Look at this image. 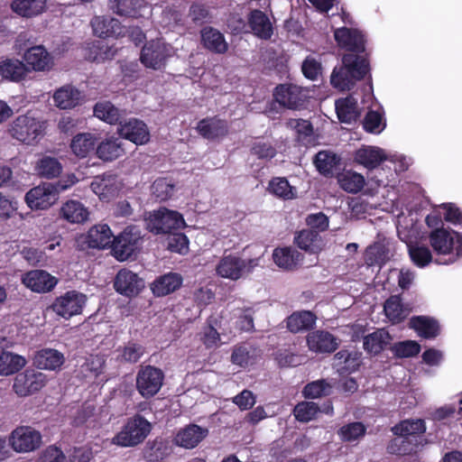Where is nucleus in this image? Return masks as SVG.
Returning <instances> with one entry per match:
<instances>
[{
  "label": "nucleus",
  "mask_w": 462,
  "mask_h": 462,
  "mask_svg": "<svg viewBox=\"0 0 462 462\" xmlns=\"http://www.w3.org/2000/svg\"><path fill=\"white\" fill-rule=\"evenodd\" d=\"M334 38L338 47L349 53L343 55L342 66L333 69L330 83L340 91L350 90L370 71L365 35L357 29L344 26L334 32Z\"/></svg>",
  "instance_id": "obj_1"
},
{
  "label": "nucleus",
  "mask_w": 462,
  "mask_h": 462,
  "mask_svg": "<svg viewBox=\"0 0 462 462\" xmlns=\"http://www.w3.org/2000/svg\"><path fill=\"white\" fill-rule=\"evenodd\" d=\"M113 234L107 225H96L83 236V243L90 248L103 249L111 244ZM143 236L136 226H126L118 236H114L111 245L113 256L117 260H127L142 249Z\"/></svg>",
  "instance_id": "obj_2"
},
{
  "label": "nucleus",
  "mask_w": 462,
  "mask_h": 462,
  "mask_svg": "<svg viewBox=\"0 0 462 462\" xmlns=\"http://www.w3.org/2000/svg\"><path fill=\"white\" fill-rule=\"evenodd\" d=\"M77 180L75 175L70 174L56 183L45 182L34 187L26 193V203L32 209H47L57 201L60 191L69 189Z\"/></svg>",
  "instance_id": "obj_3"
},
{
  "label": "nucleus",
  "mask_w": 462,
  "mask_h": 462,
  "mask_svg": "<svg viewBox=\"0 0 462 462\" xmlns=\"http://www.w3.org/2000/svg\"><path fill=\"white\" fill-rule=\"evenodd\" d=\"M43 132L44 124L29 115L17 116L8 126V133L14 139L28 145L36 144Z\"/></svg>",
  "instance_id": "obj_4"
},
{
  "label": "nucleus",
  "mask_w": 462,
  "mask_h": 462,
  "mask_svg": "<svg viewBox=\"0 0 462 462\" xmlns=\"http://www.w3.org/2000/svg\"><path fill=\"white\" fill-rule=\"evenodd\" d=\"M151 429V423L137 414L128 420L123 430L113 439V442L122 447H134L144 440Z\"/></svg>",
  "instance_id": "obj_5"
},
{
  "label": "nucleus",
  "mask_w": 462,
  "mask_h": 462,
  "mask_svg": "<svg viewBox=\"0 0 462 462\" xmlns=\"http://www.w3.org/2000/svg\"><path fill=\"white\" fill-rule=\"evenodd\" d=\"M430 242L439 254H455L457 257H462V235L458 232H449L447 229L432 230Z\"/></svg>",
  "instance_id": "obj_6"
},
{
  "label": "nucleus",
  "mask_w": 462,
  "mask_h": 462,
  "mask_svg": "<svg viewBox=\"0 0 462 462\" xmlns=\"http://www.w3.org/2000/svg\"><path fill=\"white\" fill-rule=\"evenodd\" d=\"M163 373L152 365L142 367L136 376V388L144 398L155 395L162 385Z\"/></svg>",
  "instance_id": "obj_7"
},
{
  "label": "nucleus",
  "mask_w": 462,
  "mask_h": 462,
  "mask_svg": "<svg viewBox=\"0 0 462 462\" xmlns=\"http://www.w3.org/2000/svg\"><path fill=\"white\" fill-rule=\"evenodd\" d=\"M170 52V45L162 40H152L143 47L140 60L145 67L160 69L171 56Z\"/></svg>",
  "instance_id": "obj_8"
},
{
  "label": "nucleus",
  "mask_w": 462,
  "mask_h": 462,
  "mask_svg": "<svg viewBox=\"0 0 462 462\" xmlns=\"http://www.w3.org/2000/svg\"><path fill=\"white\" fill-rule=\"evenodd\" d=\"M11 447L16 452H31L42 445V435L31 427H18L9 438Z\"/></svg>",
  "instance_id": "obj_9"
},
{
  "label": "nucleus",
  "mask_w": 462,
  "mask_h": 462,
  "mask_svg": "<svg viewBox=\"0 0 462 462\" xmlns=\"http://www.w3.org/2000/svg\"><path fill=\"white\" fill-rule=\"evenodd\" d=\"M273 95L281 106L288 109H298L305 102L302 88L291 83L277 85Z\"/></svg>",
  "instance_id": "obj_10"
},
{
  "label": "nucleus",
  "mask_w": 462,
  "mask_h": 462,
  "mask_svg": "<svg viewBox=\"0 0 462 462\" xmlns=\"http://www.w3.org/2000/svg\"><path fill=\"white\" fill-rule=\"evenodd\" d=\"M307 345L310 351L319 354L334 353L339 346L340 339L327 330H314L307 336Z\"/></svg>",
  "instance_id": "obj_11"
},
{
  "label": "nucleus",
  "mask_w": 462,
  "mask_h": 462,
  "mask_svg": "<svg viewBox=\"0 0 462 462\" xmlns=\"http://www.w3.org/2000/svg\"><path fill=\"white\" fill-rule=\"evenodd\" d=\"M85 301V295L72 291L58 298L53 303L52 309L58 315L69 319L81 312Z\"/></svg>",
  "instance_id": "obj_12"
},
{
  "label": "nucleus",
  "mask_w": 462,
  "mask_h": 462,
  "mask_svg": "<svg viewBox=\"0 0 462 462\" xmlns=\"http://www.w3.org/2000/svg\"><path fill=\"white\" fill-rule=\"evenodd\" d=\"M45 383V376L42 373L26 370L14 378L13 388L19 396H27L38 392Z\"/></svg>",
  "instance_id": "obj_13"
},
{
  "label": "nucleus",
  "mask_w": 462,
  "mask_h": 462,
  "mask_svg": "<svg viewBox=\"0 0 462 462\" xmlns=\"http://www.w3.org/2000/svg\"><path fill=\"white\" fill-rule=\"evenodd\" d=\"M196 130L199 135L208 141L224 138L228 134L229 125L226 120L218 116L206 117L199 120Z\"/></svg>",
  "instance_id": "obj_14"
},
{
  "label": "nucleus",
  "mask_w": 462,
  "mask_h": 462,
  "mask_svg": "<svg viewBox=\"0 0 462 462\" xmlns=\"http://www.w3.org/2000/svg\"><path fill=\"white\" fill-rule=\"evenodd\" d=\"M250 32L257 38L268 41L273 34V27L269 17L261 10L254 9L247 15Z\"/></svg>",
  "instance_id": "obj_15"
},
{
  "label": "nucleus",
  "mask_w": 462,
  "mask_h": 462,
  "mask_svg": "<svg viewBox=\"0 0 462 462\" xmlns=\"http://www.w3.org/2000/svg\"><path fill=\"white\" fill-rule=\"evenodd\" d=\"M118 134L136 144L147 143L150 137L146 125L135 118L125 119L118 128Z\"/></svg>",
  "instance_id": "obj_16"
},
{
  "label": "nucleus",
  "mask_w": 462,
  "mask_h": 462,
  "mask_svg": "<svg viewBox=\"0 0 462 462\" xmlns=\"http://www.w3.org/2000/svg\"><path fill=\"white\" fill-rule=\"evenodd\" d=\"M114 286L117 292L131 297L140 292L144 287V282L135 273L121 270L116 276Z\"/></svg>",
  "instance_id": "obj_17"
},
{
  "label": "nucleus",
  "mask_w": 462,
  "mask_h": 462,
  "mask_svg": "<svg viewBox=\"0 0 462 462\" xmlns=\"http://www.w3.org/2000/svg\"><path fill=\"white\" fill-rule=\"evenodd\" d=\"M395 254V243L384 236H377L364 253V260H391Z\"/></svg>",
  "instance_id": "obj_18"
},
{
  "label": "nucleus",
  "mask_w": 462,
  "mask_h": 462,
  "mask_svg": "<svg viewBox=\"0 0 462 462\" xmlns=\"http://www.w3.org/2000/svg\"><path fill=\"white\" fill-rule=\"evenodd\" d=\"M202 46L216 54H225L228 51V43L224 34L212 26H205L200 30Z\"/></svg>",
  "instance_id": "obj_19"
},
{
  "label": "nucleus",
  "mask_w": 462,
  "mask_h": 462,
  "mask_svg": "<svg viewBox=\"0 0 462 462\" xmlns=\"http://www.w3.org/2000/svg\"><path fill=\"white\" fill-rule=\"evenodd\" d=\"M23 282L33 291L48 292L57 284V279L45 271L33 270L24 274Z\"/></svg>",
  "instance_id": "obj_20"
},
{
  "label": "nucleus",
  "mask_w": 462,
  "mask_h": 462,
  "mask_svg": "<svg viewBox=\"0 0 462 462\" xmlns=\"http://www.w3.org/2000/svg\"><path fill=\"white\" fill-rule=\"evenodd\" d=\"M208 434L207 428L197 424H189L175 436V444L185 448L197 447Z\"/></svg>",
  "instance_id": "obj_21"
},
{
  "label": "nucleus",
  "mask_w": 462,
  "mask_h": 462,
  "mask_svg": "<svg viewBox=\"0 0 462 462\" xmlns=\"http://www.w3.org/2000/svg\"><path fill=\"white\" fill-rule=\"evenodd\" d=\"M409 328L417 332L418 336L426 339L436 338L440 333L437 319L429 316H413L409 320Z\"/></svg>",
  "instance_id": "obj_22"
},
{
  "label": "nucleus",
  "mask_w": 462,
  "mask_h": 462,
  "mask_svg": "<svg viewBox=\"0 0 462 462\" xmlns=\"http://www.w3.org/2000/svg\"><path fill=\"white\" fill-rule=\"evenodd\" d=\"M355 162L368 170L377 168L387 158L383 149L376 146H362L356 151Z\"/></svg>",
  "instance_id": "obj_23"
},
{
  "label": "nucleus",
  "mask_w": 462,
  "mask_h": 462,
  "mask_svg": "<svg viewBox=\"0 0 462 462\" xmlns=\"http://www.w3.org/2000/svg\"><path fill=\"white\" fill-rule=\"evenodd\" d=\"M146 221V228L155 234H170L173 228V212L160 208L150 215Z\"/></svg>",
  "instance_id": "obj_24"
},
{
  "label": "nucleus",
  "mask_w": 462,
  "mask_h": 462,
  "mask_svg": "<svg viewBox=\"0 0 462 462\" xmlns=\"http://www.w3.org/2000/svg\"><path fill=\"white\" fill-rule=\"evenodd\" d=\"M23 59L36 71L49 70L53 66L51 56L42 45L29 48L24 52Z\"/></svg>",
  "instance_id": "obj_25"
},
{
  "label": "nucleus",
  "mask_w": 462,
  "mask_h": 462,
  "mask_svg": "<svg viewBox=\"0 0 462 462\" xmlns=\"http://www.w3.org/2000/svg\"><path fill=\"white\" fill-rule=\"evenodd\" d=\"M90 187L100 199H110L118 193L120 183L117 180L116 175L104 174L96 177L91 182Z\"/></svg>",
  "instance_id": "obj_26"
},
{
  "label": "nucleus",
  "mask_w": 462,
  "mask_h": 462,
  "mask_svg": "<svg viewBox=\"0 0 462 462\" xmlns=\"http://www.w3.org/2000/svg\"><path fill=\"white\" fill-rule=\"evenodd\" d=\"M333 411L332 402L329 400L324 403L323 408L313 402H300L294 407L293 415L298 421L308 422L313 420L319 411L332 414Z\"/></svg>",
  "instance_id": "obj_27"
},
{
  "label": "nucleus",
  "mask_w": 462,
  "mask_h": 462,
  "mask_svg": "<svg viewBox=\"0 0 462 462\" xmlns=\"http://www.w3.org/2000/svg\"><path fill=\"white\" fill-rule=\"evenodd\" d=\"M341 158L335 152L328 150L319 151L313 158V164L317 171L327 178L334 176L335 171L338 169Z\"/></svg>",
  "instance_id": "obj_28"
},
{
  "label": "nucleus",
  "mask_w": 462,
  "mask_h": 462,
  "mask_svg": "<svg viewBox=\"0 0 462 462\" xmlns=\"http://www.w3.org/2000/svg\"><path fill=\"white\" fill-rule=\"evenodd\" d=\"M423 446V442L418 439H412L411 437L396 436L392 439L386 446L388 454L395 456L412 455Z\"/></svg>",
  "instance_id": "obj_29"
},
{
  "label": "nucleus",
  "mask_w": 462,
  "mask_h": 462,
  "mask_svg": "<svg viewBox=\"0 0 462 462\" xmlns=\"http://www.w3.org/2000/svg\"><path fill=\"white\" fill-rule=\"evenodd\" d=\"M294 244L300 249L310 254H318L323 247V241L319 233L313 229H303L296 233Z\"/></svg>",
  "instance_id": "obj_30"
},
{
  "label": "nucleus",
  "mask_w": 462,
  "mask_h": 462,
  "mask_svg": "<svg viewBox=\"0 0 462 462\" xmlns=\"http://www.w3.org/2000/svg\"><path fill=\"white\" fill-rule=\"evenodd\" d=\"M335 107L337 118L341 123L351 124L360 116L357 100L352 95L336 100Z\"/></svg>",
  "instance_id": "obj_31"
},
{
  "label": "nucleus",
  "mask_w": 462,
  "mask_h": 462,
  "mask_svg": "<svg viewBox=\"0 0 462 462\" xmlns=\"http://www.w3.org/2000/svg\"><path fill=\"white\" fill-rule=\"evenodd\" d=\"M394 436L411 437L412 439L423 441L421 434L426 430L425 421L421 419L405 420L391 429Z\"/></svg>",
  "instance_id": "obj_32"
},
{
  "label": "nucleus",
  "mask_w": 462,
  "mask_h": 462,
  "mask_svg": "<svg viewBox=\"0 0 462 462\" xmlns=\"http://www.w3.org/2000/svg\"><path fill=\"white\" fill-rule=\"evenodd\" d=\"M94 33L101 38L121 34L122 28L118 20L110 16H95L91 20Z\"/></svg>",
  "instance_id": "obj_33"
},
{
  "label": "nucleus",
  "mask_w": 462,
  "mask_h": 462,
  "mask_svg": "<svg viewBox=\"0 0 462 462\" xmlns=\"http://www.w3.org/2000/svg\"><path fill=\"white\" fill-rule=\"evenodd\" d=\"M316 319V315L310 310L295 311L287 318V328L291 333L310 330L315 325Z\"/></svg>",
  "instance_id": "obj_34"
},
{
  "label": "nucleus",
  "mask_w": 462,
  "mask_h": 462,
  "mask_svg": "<svg viewBox=\"0 0 462 462\" xmlns=\"http://www.w3.org/2000/svg\"><path fill=\"white\" fill-rule=\"evenodd\" d=\"M392 339L385 329H377L364 337V349L371 355H378L384 350Z\"/></svg>",
  "instance_id": "obj_35"
},
{
  "label": "nucleus",
  "mask_w": 462,
  "mask_h": 462,
  "mask_svg": "<svg viewBox=\"0 0 462 462\" xmlns=\"http://www.w3.org/2000/svg\"><path fill=\"white\" fill-rule=\"evenodd\" d=\"M94 115L99 119L119 125L125 120V112L119 110L109 101L98 102L94 106Z\"/></svg>",
  "instance_id": "obj_36"
},
{
  "label": "nucleus",
  "mask_w": 462,
  "mask_h": 462,
  "mask_svg": "<svg viewBox=\"0 0 462 462\" xmlns=\"http://www.w3.org/2000/svg\"><path fill=\"white\" fill-rule=\"evenodd\" d=\"M96 153L104 162L116 160L124 153L122 142L119 138H106L97 145Z\"/></svg>",
  "instance_id": "obj_37"
},
{
  "label": "nucleus",
  "mask_w": 462,
  "mask_h": 462,
  "mask_svg": "<svg viewBox=\"0 0 462 462\" xmlns=\"http://www.w3.org/2000/svg\"><path fill=\"white\" fill-rule=\"evenodd\" d=\"M256 356V348L249 343H242L234 346L230 360L232 364L240 367L253 365Z\"/></svg>",
  "instance_id": "obj_38"
},
{
  "label": "nucleus",
  "mask_w": 462,
  "mask_h": 462,
  "mask_svg": "<svg viewBox=\"0 0 462 462\" xmlns=\"http://www.w3.org/2000/svg\"><path fill=\"white\" fill-rule=\"evenodd\" d=\"M64 362V356L55 349H42L34 357V365L40 369L54 370Z\"/></svg>",
  "instance_id": "obj_39"
},
{
  "label": "nucleus",
  "mask_w": 462,
  "mask_h": 462,
  "mask_svg": "<svg viewBox=\"0 0 462 462\" xmlns=\"http://www.w3.org/2000/svg\"><path fill=\"white\" fill-rule=\"evenodd\" d=\"M64 219L70 223L80 224L88 217V211L82 203L77 200L67 201L60 208Z\"/></svg>",
  "instance_id": "obj_40"
},
{
  "label": "nucleus",
  "mask_w": 462,
  "mask_h": 462,
  "mask_svg": "<svg viewBox=\"0 0 462 462\" xmlns=\"http://www.w3.org/2000/svg\"><path fill=\"white\" fill-rule=\"evenodd\" d=\"M288 128L295 131L297 142L307 145L311 143L314 133L313 125L309 120L291 118L286 122Z\"/></svg>",
  "instance_id": "obj_41"
},
{
  "label": "nucleus",
  "mask_w": 462,
  "mask_h": 462,
  "mask_svg": "<svg viewBox=\"0 0 462 462\" xmlns=\"http://www.w3.org/2000/svg\"><path fill=\"white\" fill-rule=\"evenodd\" d=\"M268 191L284 200L293 199L297 197L296 188L291 186L284 177H274L268 184Z\"/></svg>",
  "instance_id": "obj_42"
},
{
  "label": "nucleus",
  "mask_w": 462,
  "mask_h": 462,
  "mask_svg": "<svg viewBox=\"0 0 462 462\" xmlns=\"http://www.w3.org/2000/svg\"><path fill=\"white\" fill-rule=\"evenodd\" d=\"M383 311L393 324L402 322L409 315V310L404 308L399 296H391L386 300Z\"/></svg>",
  "instance_id": "obj_43"
},
{
  "label": "nucleus",
  "mask_w": 462,
  "mask_h": 462,
  "mask_svg": "<svg viewBox=\"0 0 462 462\" xmlns=\"http://www.w3.org/2000/svg\"><path fill=\"white\" fill-rule=\"evenodd\" d=\"M35 170L41 178L54 179L61 173L62 165L55 157L43 156L37 162Z\"/></svg>",
  "instance_id": "obj_44"
},
{
  "label": "nucleus",
  "mask_w": 462,
  "mask_h": 462,
  "mask_svg": "<svg viewBox=\"0 0 462 462\" xmlns=\"http://www.w3.org/2000/svg\"><path fill=\"white\" fill-rule=\"evenodd\" d=\"M143 5V0H109V8L122 16H137Z\"/></svg>",
  "instance_id": "obj_45"
},
{
  "label": "nucleus",
  "mask_w": 462,
  "mask_h": 462,
  "mask_svg": "<svg viewBox=\"0 0 462 462\" xmlns=\"http://www.w3.org/2000/svg\"><path fill=\"white\" fill-rule=\"evenodd\" d=\"M79 92L71 86H65L58 89L53 96L54 101L61 109L74 107L79 99Z\"/></svg>",
  "instance_id": "obj_46"
},
{
  "label": "nucleus",
  "mask_w": 462,
  "mask_h": 462,
  "mask_svg": "<svg viewBox=\"0 0 462 462\" xmlns=\"http://www.w3.org/2000/svg\"><path fill=\"white\" fill-rule=\"evenodd\" d=\"M45 0H14L12 4L13 10L24 17H32L42 12Z\"/></svg>",
  "instance_id": "obj_47"
},
{
  "label": "nucleus",
  "mask_w": 462,
  "mask_h": 462,
  "mask_svg": "<svg viewBox=\"0 0 462 462\" xmlns=\"http://www.w3.org/2000/svg\"><path fill=\"white\" fill-rule=\"evenodd\" d=\"M25 359L11 352H2L0 355V374L9 375L18 372L25 365Z\"/></svg>",
  "instance_id": "obj_48"
},
{
  "label": "nucleus",
  "mask_w": 462,
  "mask_h": 462,
  "mask_svg": "<svg viewBox=\"0 0 462 462\" xmlns=\"http://www.w3.org/2000/svg\"><path fill=\"white\" fill-rule=\"evenodd\" d=\"M26 72L25 65L18 60H7L0 64V74L13 81L23 79Z\"/></svg>",
  "instance_id": "obj_49"
},
{
  "label": "nucleus",
  "mask_w": 462,
  "mask_h": 462,
  "mask_svg": "<svg viewBox=\"0 0 462 462\" xmlns=\"http://www.w3.org/2000/svg\"><path fill=\"white\" fill-rule=\"evenodd\" d=\"M96 138L91 134H79L71 141L72 152L79 157H86L94 149Z\"/></svg>",
  "instance_id": "obj_50"
},
{
  "label": "nucleus",
  "mask_w": 462,
  "mask_h": 462,
  "mask_svg": "<svg viewBox=\"0 0 462 462\" xmlns=\"http://www.w3.org/2000/svg\"><path fill=\"white\" fill-rule=\"evenodd\" d=\"M340 187L348 193H358L365 185L363 175L355 171H346L338 178Z\"/></svg>",
  "instance_id": "obj_51"
},
{
  "label": "nucleus",
  "mask_w": 462,
  "mask_h": 462,
  "mask_svg": "<svg viewBox=\"0 0 462 462\" xmlns=\"http://www.w3.org/2000/svg\"><path fill=\"white\" fill-rule=\"evenodd\" d=\"M330 390L331 385L325 379H320L307 383L302 390V394L307 399H316L328 395Z\"/></svg>",
  "instance_id": "obj_52"
},
{
  "label": "nucleus",
  "mask_w": 462,
  "mask_h": 462,
  "mask_svg": "<svg viewBox=\"0 0 462 462\" xmlns=\"http://www.w3.org/2000/svg\"><path fill=\"white\" fill-rule=\"evenodd\" d=\"M245 262H219L217 273L223 278L237 280L242 276Z\"/></svg>",
  "instance_id": "obj_53"
},
{
  "label": "nucleus",
  "mask_w": 462,
  "mask_h": 462,
  "mask_svg": "<svg viewBox=\"0 0 462 462\" xmlns=\"http://www.w3.org/2000/svg\"><path fill=\"white\" fill-rule=\"evenodd\" d=\"M251 154L256 156L260 160H272L277 154L276 148L263 139H256L251 145Z\"/></svg>",
  "instance_id": "obj_54"
},
{
  "label": "nucleus",
  "mask_w": 462,
  "mask_h": 462,
  "mask_svg": "<svg viewBox=\"0 0 462 462\" xmlns=\"http://www.w3.org/2000/svg\"><path fill=\"white\" fill-rule=\"evenodd\" d=\"M366 429L362 422H351L341 427L338 434L343 441H354L365 434Z\"/></svg>",
  "instance_id": "obj_55"
},
{
  "label": "nucleus",
  "mask_w": 462,
  "mask_h": 462,
  "mask_svg": "<svg viewBox=\"0 0 462 462\" xmlns=\"http://www.w3.org/2000/svg\"><path fill=\"white\" fill-rule=\"evenodd\" d=\"M393 350L398 357H411L420 351V345L413 340H406L395 344Z\"/></svg>",
  "instance_id": "obj_56"
},
{
  "label": "nucleus",
  "mask_w": 462,
  "mask_h": 462,
  "mask_svg": "<svg viewBox=\"0 0 462 462\" xmlns=\"http://www.w3.org/2000/svg\"><path fill=\"white\" fill-rule=\"evenodd\" d=\"M153 195L160 200L169 199L173 193V185L164 178L156 180L152 186Z\"/></svg>",
  "instance_id": "obj_57"
},
{
  "label": "nucleus",
  "mask_w": 462,
  "mask_h": 462,
  "mask_svg": "<svg viewBox=\"0 0 462 462\" xmlns=\"http://www.w3.org/2000/svg\"><path fill=\"white\" fill-rule=\"evenodd\" d=\"M173 284V275L171 273L165 274L158 278L152 284V291L154 295L158 297L165 296L173 291L171 285Z\"/></svg>",
  "instance_id": "obj_58"
},
{
  "label": "nucleus",
  "mask_w": 462,
  "mask_h": 462,
  "mask_svg": "<svg viewBox=\"0 0 462 462\" xmlns=\"http://www.w3.org/2000/svg\"><path fill=\"white\" fill-rule=\"evenodd\" d=\"M200 340L207 348L217 347L220 341V334L210 323L203 328L200 333Z\"/></svg>",
  "instance_id": "obj_59"
},
{
  "label": "nucleus",
  "mask_w": 462,
  "mask_h": 462,
  "mask_svg": "<svg viewBox=\"0 0 462 462\" xmlns=\"http://www.w3.org/2000/svg\"><path fill=\"white\" fill-rule=\"evenodd\" d=\"M144 352L145 349L142 345L134 342H128V344L123 348L122 358L125 362L136 363L139 361Z\"/></svg>",
  "instance_id": "obj_60"
},
{
  "label": "nucleus",
  "mask_w": 462,
  "mask_h": 462,
  "mask_svg": "<svg viewBox=\"0 0 462 462\" xmlns=\"http://www.w3.org/2000/svg\"><path fill=\"white\" fill-rule=\"evenodd\" d=\"M275 359L281 367L297 366L301 364V356L287 349L279 350Z\"/></svg>",
  "instance_id": "obj_61"
},
{
  "label": "nucleus",
  "mask_w": 462,
  "mask_h": 462,
  "mask_svg": "<svg viewBox=\"0 0 462 462\" xmlns=\"http://www.w3.org/2000/svg\"><path fill=\"white\" fill-rule=\"evenodd\" d=\"M189 16L195 23L202 24L211 20L208 8L202 4H192L189 8Z\"/></svg>",
  "instance_id": "obj_62"
},
{
  "label": "nucleus",
  "mask_w": 462,
  "mask_h": 462,
  "mask_svg": "<svg viewBox=\"0 0 462 462\" xmlns=\"http://www.w3.org/2000/svg\"><path fill=\"white\" fill-rule=\"evenodd\" d=\"M301 70L305 78L316 80L321 73L322 67L314 58L307 57L302 62Z\"/></svg>",
  "instance_id": "obj_63"
},
{
  "label": "nucleus",
  "mask_w": 462,
  "mask_h": 462,
  "mask_svg": "<svg viewBox=\"0 0 462 462\" xmlns=\"http://www.w3.org/2000/svg\"><path fill=\"white\" fill-rule=\"evenodd\" d=\"M382 124V116L379 112L370 110L364 118L363 127L368 133H380Z\"/></svg>",
  "instance_id": "obj_64"
}]
</instances>
